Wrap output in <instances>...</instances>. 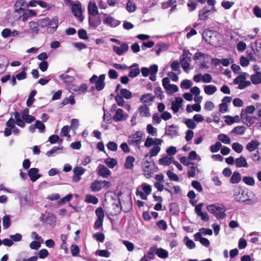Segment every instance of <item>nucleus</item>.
Segmentation results:
<instances>
[{
    "instance_id": "nucleus-25",
    "label": "nucleus",
    "mask_w": 261,
    "mask_h": 261,
    "mask_svg": "<svg viewBox=\"0 0 261 261\" xmlns=\"http://www.w3.org/2000/svg\"><path fill=\"white\" fill-rule=\"evenodd\" d=\"M241 180V174L237 171L233 173L230 178V182L232 184H238Z\"/></svg>"
},
{
    "instance_id": "nucleus-47",
    "label": "nucleus",
    "mask_w": 261,
    "mask_h": 261,
    "mask_svg": "<svg viewBox=\"0 0 261 261\" xmlns=\"http://www.w3.org/2000/svg\"><path fill=\"white\" fill-rule=\"evenodd\" d=\"M36 128L39 129V131L41 133L45 132V126L44 124L40 120H37L35 123Z\"/></svg>"
},
{
    "instance_id": "nucleus-41",
    "label": "nucleus",
    "mask_w": 261,
    "mask_h": 261,
    "mask_svg": "<svg viewBox=\"0 0 261 261\" xmlns=\"http://www.w3.org/2000/svg\"><path fill=\"white\" fill-rule=\"evenodd\" d=\"M11 220L10 215H5L3 218V225L4 229L8 228L11 225Z\"/></svg>"
},
{
    "instance_id": "nucleus-28",
    "label": "nucleus",
    "mask_w": 261,
    "mask_h": 261,
    "mask_svg": "<svg viewBox=\"0 0 261 261\" xmlns=\"http://www.w3.org/2000/svg\"><path fill=\"white\" fill-rule=\"evenodd\" d=\"M90 188L92 192L99 191L102 188L101 181L97 180H95L91 184Z\"/></svg>"
},
{
    "instance_id": "nucleus-23",
    "label": "nucleus",
    "mask_w": 261,
    "mask_h": 261,
    "mask_svg": "<svg viewBox=\"0 0 261 261\" xmlns=\"http://www.w3.org/2000/svg\"><path fill=\"white\" fill-rule=\"evenodd\" d=\"M168 48V45L165 43H159L155 45L153 49L155 50L156 55L159 56L161 52L167 50Z\"/></svg>"
},
{
    "instance_id": "nucleus-59",
    "label": "nucleus",
    "mask_w": 261,
    "mask_h": 261,
    "mask_svg": "<svg viewBox=\"0 0 261 261\" xmlns=\"http://www.w3.org/2000/svg\"><path fill=\"white\" fill-rule=\"evenodd\" d=\"M185 124L190 129H194L196 127V125L194 120L188 119L185 122Z\"/></svg>"
},
{
    "instance_id": "nucleus-34",
    "label": "nucleus",
    "mask_w": 261,
    "mask_h": 261,
    "mask_svg": "<svg viewBox=\"0 0 261 261\" xmlns=\"http://www.w3.org/2000/svg\"><path fill=\"white\" fill-rule=\"evenodd\" d=\"M169 211L173 215H177L179 213V207L177 203L172 202L169 205Z\"/></svg>"
},
{
    "instance_id": "nucleus-5",
    "label": "nucleus",
    "mask_w": 261,
    "mask_h": 261,
    "mask_svg": "<svg viewBox=\"0 0 261 261\" xmlns=\"http://www.w3.org/2000/svg\"><path fill=\"white\" fill-rule=\"evenodd\" d=\"M59 19L57 16L53 17L51 19L49 18L48 27L46 29V32L48 33H54L57 30L58 26Z\"/></svg>"
},
{
    "instance_id": "nucleus-17",
    "label": "nucleus",
    "mask_w": 261,
    "mask_h": 261,
    "mask_svg": "<svg viewBox=\"0 0 261 261\" xmlns=\"http://www.w3.org/2000/svg\"><path fill=\"white\" fill-rule=\"evenodd\" d=\"M137 112L140 113V116L142 117H149L150 116V110L147 105H145L140 106L138 108Z\"/></svg>"
},
{
    "instance_id": "nucleus-38",
    "label": "nucleus",
    "mask_w": 261,
    "mask_h": 261,
    "mask_svg": "<svg viewBox=\"0 0 261 261\" xmlns=\"http://www.w3.org/2000/svg\"><path fill=\"white\" fill-rule=\"evenodd\" d=\"M37 94V91L36 90H32L29 95V98L27 100V106L28 107H30L32 106V103L35 100V98L34 97Z\"/></svg>"
},
{
    "instance_id": "nucleus-36",
    "label": "nucleus",
    "mask_w": 261,
    "mask_h": 261,
    "mask_svg": "<svg viewBox=\"0 0 261 261\" xmlns=\"http://www.w3.org/2000/svg\"><path fill=\"white\" fill-rule=\"evenodd\" d=\"M156 254L161 258H166L168 257V252L162 248L156 249Z\"/></svg>"
},
{
    "instance_id": "nucleus-2",
    "label": "nucleus",
    "mask_w": 261,
    "mask_h": 261,
    "mask_svg": "<svg viewBox=\"0 0 261 261\" xmlns=\"http://www.w3.org/2000/svg\"><path fill=\"white\" fill-rule=\"evenodd\" d=\"M226 208L222 204H213V215L218 219H223L226 217Z\"/></svg>"
},
{
    "instance_id": "nucleus-50",
    "label": "nucleus",
    "mask_w": 261,
    "mask_h": 261,
    "mask_svg": "<svg viewBox=\"0 0 261 261\" xmlns=\"http://www.w3.org/2000/svg\"><path fill=\"white\" fill-rule=\"evenodd\" d=\"M63 148V146H54L50 150L48 151L46 153V154L47 156H50L51 155H53L55 153H57L58 150H62Z\"/></svg>"
},
{
    "instance_id": "nucleus-27",
    "label": "nucleus",
    "mask_w": 261,
    "mask_h": 261,
    "mask_svg": "<svg viewBox=\"0 0 261 261\" xmlns=\"http://www.w3.org/2000/svg\"><path fill=\"white\" fill-rule=\"evenodd\" d=\"M250 80L253 84L261 83V72H256L255 74L251 75Z\"/></svg>"
},
{
    "instance_id": "nucleus-62",
    "label": "nucleus",
    "mask_w": 261,
    "mask_h": 261,
    "mask_svg": "<svg viewBox=\"0 0 261 261\" xmlns=\"http://www.w3.org/2000/svg\"><path fill=\"white\" fill-rule=\"evenodd\" d=\"M78 35L80 39L84 40H88V37L87 36V32L84 29H80L78 31Z\"/></svg>"
},
{
    "instance_id": "nucleus-58",
    "label": "nucleus",
    "mask_w": 261,
    "mask_h": 261,
    "mask_svg": "<svg viewBox=\"0 0 261 261\" xmlns=\"http://www.w3.org/2000/svg\"><path fill=\"white\" fill-rule=\"evenodd\" d=\"M253 118H253L252 116L246 115L244 117L243 122L248 126H250L254 123Z\"/></svg>"
},
{
    "instance_id": "nucleus-21",
    "label": "nucleus",
    "mask_w": 261,
    "mask_h": 261,
    "mask_svg": "<svg viewBox=\"0 0 261 261\" xmlns=\"http://www.w3.org/2000/svg\"><path fill=\"white\" fill-rule=\"evenodd\" d=\"M230 59L222 58L221 59H213V64L215 66L219 65L220 64H222L224 66H228L230 64Z\"/></svg>"
},
{
    "instance_id": "nucleus-7",
    "label": "nucleus",
    "mask_w": 261,
    "mask_h": 261,
    "mask_svg": "<svg viewBox=\"0 0 261 261\" xmlns=\"http://www.w3.org/2000/svg\"><path fill=\"white\" fill-rule=\"evenodd\" d=\"M142 134L139 132L137 131L135 134L130 135L128 137V143L129 145H134L136 144L138 145L140 144L141 139H142Z\"/></svg>"
},
{
    "instance_id": "nucleus-4",
    "label": "nucleus",
    "mask_w": 261,
    "mask_h": 261,
    "mask_svg": "<svg viewBox=\"0 0 261 261\" xmlns=\"http://www.w3.org/2000/svg\"><path fill=\"white\" fill-rule=\"evenodd\" d=\"M233 192V196L236 200V198L239 197H242V198H245L247 197H251V195L253 194L250 191H248V190H245L240 187L235 189Z\"/></svg>"
},
{
    "instance_id": "nucleus-30",
    "label": "nucleus",
    "mask_w": 261,
    "mask_h": 261,
    "mask_svg": "<svg viewBox=\"0 0 261 261\" xmlns=\"http://www.w3.org/2000/svg\"><path fill=\"white\" fill-rule=\"evenodd\" d=\"M196 171L197 172V173L199 172V170L197 168V164L196 163V165H192L191 167H190L187 173L188 177H194L196 175Z\"/></svg>"
},
{
    "instance_id": "nucleus-15",
    "label": "nucleus",
    "mask_w": 261,
    "mask_h": 261,
    "mask_svg": "<svg viewBox=\"0 0 261 261\" xmlns=\"http://www.w3.org/2000/svg\"><path fill=\"white\" fill-rule=\"evenodd\" d=\"M128 69L130 70L128 73V76L131 78L137 76L140 73V70L138 68V64L137 63H134L129 66Z\"/></svg>"
},
{
    "instance_id": "nucleus-19",
    "label": "nucleus",
    "mask_w": 261,
    "mask_h": 261,
    "mask_svg": "<svg viewBox=\"0 0 261 261\" xmlns=\"http://www.w3.org/2000/svg\"><path fill=\"white\" fill-rule=\"evenodd\" d=\"M88 11L89 15L92 16L97 15L98 14L97 7L95 3H92L90 2L88 7Z\"/></svg>"
},
{
    "instance_id": "nucleus-9",
    "label": "nucleus",
    "mask_w": 261,
    "mask_h": 261,
    "mask_svg": "<svg viewBox=\"0 0 261 261\" xmlns=\"http://www.w3.org/2000/svg\"><path fill=\"white\" fill-rule=\"evenodd\" d=\"M85 169L82 167H76L73 169V181L75 182H79L81 179V176L84 174Z\"/></svg>"
},
{
    "instance_id": "nucleus-18",
    "label": "nucleus",
    "mask_w": 261,
    "mask_h": 261,
    "mask_svg": "<svg viewBox=\"0 0 261 261\" xmlns=\"http://www.w3.org/2000/svg\"><path fill=\"white\" fill-rule=\"evenodd\" d=\"M235 164L238 168L247 167L248 166L246 159L242 156L236 159Z\"/></svg>"
},
{
    "instance_id": "nucleus-63",
    "label": "nucleus",
    "mask_w": 261,
    "mask_h": 261,
    "mask_svg": "<svg viewBox=\"0 0 261 261\" xmlns=\"http://www.w3.org/2000/svg\"><path fill=\"white\" fill-rule=\"evenodd\" d=\"M107 147L110 150L113 151H116L118 148L117 144L115 142L112 141L109 142L107 144Z\"/></svg>"
},
{
    "instance_id": "nucleus-39",
    "label": "nucleus",
    "mask_w": 261,
    "mask_h": 261,
    "mask_svg": "<svg viewBox=\"0 0 261 261\" xmlns=\"http://www.w3.org/2000/svg\"><path fill=\"white\" fill-rule=\"evenodd\" d=\"M85 202L89 203L96 204L98 202V198L92 195H87L85 198Z\"/></svg>"
},
{
    "instance_id": "nucleus-31",
    "label": "nucleus",
    "mask_w": 261,
    "mask_h": 261,
    "mask_svg": "<svg viewBox=\"0 0 261 261\" xmlns=\"http://www.w3.org/2000/svg\"><path fill=\"white\" fill-rule=\"evenodd\" d=\"M154 96L150 93L145 94L141 96L140 100L143 103H147L153 101Z\"/></svg>"
},
{
    "instance_id": "nucleus-12",
    "label": "nucleus",
    "mask_w": 261,
    "mask_h": 261,
    "mask_svg": "<svg viewBox=\"0 0 261 261\" xmlns=\"http://www.w3.org/2000/svg\"><path fill=\"white\" fill-rule=\"evenodd\" d=\"M39 170L37 168H32L29 169L28 174L32 182H35L38 180L41 175L38 173Z\"/></svg>"
},
{
    "instance_id": "nucleus-53",
    "label": "nucleus",
    "mask_w": 261,
    "mask_h": 261,
    "mask_svg": "<svg viewBox=\"0 0 261 261\" xmlns=\"http://www.w3.org/2000/svg\"><path fill=\"white\" fill-rule=\"evenodd\" d=\"M168 177L172 180L178 181L179 180L178 176L171 170H168L166 173Z\"/></svg>"
},
{
    "instance_id": "nucleus-43",
    "label": "nucleus",
    "mask_w": 261,
    "mask_h": 261,
    "mask_svg": "<svg viewBox=\"0 0 261 261\" xmlns=\"http://www.w3.org/2000/svg\"><path fill=\"white\" fill-rule=\"evenodd\" d=\"M149 166V165H145L143 169L144 174L147 178H150L152 176V169Z\"/></svg>"
},
{
    "instance_id": "nucleus-56",
    "label": "nucleus",
    "mask_w": 261,
    "mask_h": 261,
    "mask_svg": "<svg viewBox=\"0 0 261 261\" xmlns=\"http://www.w3.org/2000/svg\"><path fill=\"white\" fill-rule=\"evenodd\" d=\"M192 85V82L189 80H184L180 83V87L182 89H189Z\"/></svg>"
},
{
    "instance_id": "nucleus-6",
    "label": "nucleus",
    "mask_w": 261,
    "mask_h": 261,
    "mask_svg": "<svg viewBox=\"0 0 261 261\" xmlns=\"http://www.w3.org/2000/svg\"><path fill=\"white\" fill-rule=\"evenodd\" d=\"M178 127L174 124L166 126L165 128V135L170 137L171 138H174L178 135Z\"/></svg>"
},
{
    "instance_id": "nucleus-64",
    "label": "nucleus",
    "mask_w": 261,
    "mask_h": 261,
    "mask_svg": "<svg viewBox=\"0 0 261 261\" xmlns=\"http://www.w3.org/2000/svg\"><path fill=\"white\" fill-rule=\"evenodd\" d=\"M156 225L160 229L163 230H166L167 228V223L164 220H161L158 221L156 223Z\"/></svg>"
},
{
    "instance_id": "nucleus-52",
    "label": "nucleus",
    "mask_w": 261,
    "mask_h": 261,
    "mask_svg": "<svg viewBox=\"0 0 261 261\" xmlns=\"http://www.w3.org/2000/svg\"><path fill=\"white\" fill-rule=\"evenodd\" d=\"M184 240L186 241V246L189 249H192L195 247V244L194 241L190 239L187 236L185 237Z\"/></svg>"
},
{
    "instance_id": "nucleus-11",
    "label": "nucleus",
    "mask_w": 261,
    "mask_h": 261,
    "mask_svg": "<svg viewBox=\"0 0 261 261\" xmlns=\"http://www.w3.org/2000/svg\"><path fill=\"white\" fill-rule=\"evenodd\" d=\"M97 174L104 178H107L111 174V171L105 165L100 164L97 167Z\"/></svg>"
},
{
    "instance_id": "nucleus-35",
    "label": "nucleus",
    "mask_w": 261,
    "mask_h": 261,
    "mask_svg": "<svg viewBox=\"0 0 261 261\" xmlns=\"http://www.w3.org/2000/svg\"><path fill=\"white\" fill-rule=\"evenodd\" d=\"M60 79L64 83H71L73 82L75 79L73 76L68 75L65 73L61 74L59 76Z\"/></svg>"
},
{
    "instance_id": "nucleus-45",
    "label": "nucleus",
    "mask_w": 261,
    "mask_h": 261,
    "mask_svg": "<svg viewBox=\"0 0 261 261\" xmlns=\"http://www.w3.org/2000/svg\"><path fill=\"white\" fill-rule=\"evenodd\" d=\"M88 87L86 84L83 83L80 87H76L73 89L75 92H77L82 93H85L87 91Z\"/></svg>"
},
{
    "instance_id": "nucleus-16",
    "label": "nucleus",
    "mask_w": 261,
    "mask_h": 261,
    "mask_svg": "<svg viewBox=\"0 0 261 261\" xmlns=\"http://www.w3.org/2000/svg\"><path fill=\"white\" fill-rule=\"evenodd\" d=\"M184 100L181 97H175V101H172L171 103V109L173 110L174 113H177L178 112L179 109L181 107V103Z\"/></svg>"
},
{
    "instance_id": "nucleus-29",
    "label": "nucleus",
    "mask_w": 261,
    "mask_h": 261,
    "mask_svg": "<svg viewBox=\"0 0 261 261\" xmlns=\"http://www.w3.org/2000/svg\"><path fill=\"white\" fill-rule=\"evenodd\" d=\"M123 110L121 109H118L116 111L115 115L113 116V120L115 122H118L125 119L123 117Z\"/></svg>"
},
{
    "instance_id": "nucleus-61",
    "label": "nucleus",
    "mask_w": 261,
    "mask_h": 261,
    "mask_svg": "<svg viewBox=\"0 0 261 261\" xmlns=\"http://www.w3.org/2000/svg\"><path fill=\"white\" fill-rule=\"evenodd\" d=\"M192 54L188 50H184L183 54L180 56V60H187L188 61H191Z\"/></svg>"
},
{
    "instance_id": "nucleus-13",
    "label": "nucleus",
    "mask_w": 261,
    "mask_h": 261,
    "mask_svg": "<svg viewBox=\"0 0 261 261\" xmlns=\"http://www.w3.org/2000/svg\"><path fill=\"white\" fill-rule=\"evenodd\" d=\"M89 24L90 27L96 29L101 23V18L100 16H89Z\"/></svg>"
},
{
    "instance_id": "nucleus-40",
    "label": "nucleus",
    "mask_w": 261,
    "mask_h": 261,
    "mask_svg": "<svg viewBox=\"0 0 261 261\" xmlns=\"http://www.w3.org/2000/svg\"><path fill=\"white\" fill-rule=\"evenodd\" d=\"M120 94L122 97L126 99H129L132 97V92L126 89H121L120 90Z\"/></svg>"
},
{
    "instance_id": "nucleus-44",
    "label": "nucleus",
    "mask_w": 261,
    "mask_h": 261,
    "mask_svg": "<svg viewBox=\"0 0 261 261\" xmlns=\"http://www.w3.org/2000/svg\"><path fill=\"white\" fill-rule=\"evenodd\" d=\"M173 159L172 157H168V156H165L163 158H161L159 160V163L161 165L167 166L170 164L172 162L171 161V159Z\"/></svg>"
},
{
    "instance_id": "nucleus-57",
    "label": "nucleus",
    "mask_w": 261,
    "mask_h": 261,
    "mask_svg": "<svg viewBox=\"0 0 261 261\" xmlns=\"http://www.w3.org/2000/svg\"><path fill=\"white\" fill-rule=\"evenodd\" d=\"M160 150L161 148L158 146L153 147L149 152L150 157L151 158L156 156L159 153Z\"/></svg>"
},
{
    "instance_id": "nucleus-33",
    "label": "nucleus",
    "mask_w": 261,
    "mask_h": 261,
    "mask_svg": "<svg viewBox=\"0 0 261 261\" xmlns=\"http://www.w3.org/2000/svg\"><path fill=\"white\" fill-rule=\"evenodd\" d=\"M104 162L110 168H113L118 164L116 159L111 158L105 159Z\"/></svg>"
},
{
    "instance_id": "nucleus-42",
    "label": "nucleus",
    "mask_w": 261,
    "mask_h": 261,
    "mask_svg": "<svg viewBox=\"0 0 261 261\" xmlns=\"http://www.w3.org/2000/svg\"><path fill=\"white\" fill-rule=\"evenodd\" d=\"M218 139L222 143L226 144H229L230 143V139L226 135L224 134H219L218 136Z\"/></svg>"
},
{
    "instance_id": "nucleus-48",
    "label": "nucleus",
    "mask_w": 261,
    "mask_h": 261,
    "mask_svg": "<svg viewBox=\"0 0 261 261\" xmlns=\"http://www.w3.org/2000/svg\"><path fill=\"white\" fill-rule=\"evenodd\" d=\"M136 9V7L135 4L132 1L129 0L126 4V10L129 13H132L134 12Z\"/></svg>"
},
{
    "instance_id": "nucleus-51",
    "label": "nucleus",
    "mask_w": 261,
    "mask_h": 261,
    "mask_svg": "<svg viewBox=\"0 0 261 261\" xmlns=\"http://www.w3.org/2000/svg\"><path fill=\"white\" fill-rule=\"evenodd\" d=\"M243 181L246 184L249 186H254L255 181L254 178L251 176H244L243 177Z\"/></svg>"
},
{
    "instance_id": "nucleus-55",
    "label": "nucleus",
    "mask_w": 261,
    "mask_h": 261,
    "mask_svg": "<svg viewBox=\"0 0 261 261\" xmlns=\"http://www.w3.org/2000/svg\"><path fill=\"white\" fill-rule=\"evenodd\" d=\"M232 148L237 153H241L243 151V147L239 143H233L232 144Z\"/></svg>"
},
{
    "instance_id": "nucleus-10",
    "label": "nucleus",
    "mask_w": 261,
    "mask_h": 261,
    "mask_svg": "<svg viewBox=\"0 0 261 261\" xmlns=\"http://www.w3.org/2000/svg\"><path fill=\"white\" fill-rule=\"evenodd\" d=\"M129 47L126 43H122L120 46L113 45L114 51L118 56H121L128 50Z\"/></svg>"
},
{
    "instance_id": "nucleus-14",
    "label": "nucleus",
    "mask_w": 261,
    "mask_h": 261,
    "mask_svg": "<svg viewBox=\"0 0 261 261\" xmlns=\"http://www.w3.org/2000/svg\"><path fill=\"white\" fill-rule=\"evenodd\" d=\"M105 24L109 25L111 27H116L119 25L121 21L115 19L111 16H108L103 21Z\"/></svg>"
},
{
    "instance_id": "nucleus-37",
    "label": "nucleus",
    "mask_w": 261,
    "mask_h": 261,
    "mask_svg": "<svg viewBox=\"0 0 261 261\" xmlns=\"http://www.w3.org/2000/svg\"><path fill=\"white\" fill-rule=\"evenodd\" d=\"M248 75V74L246 72L242 73V74L239 75L235 79H234L233 83L235 85L243 83L244 81L246 79V76Z\"/></svg>"
},
{
    "instance_id": "nucleus-54",
    "label": "nucleus",
    "mask_w": 261,
    "mask_h": 261,
    "mask_svg": "<svg viewBox=\"0 0 261 261\" xmlns=\"http://www.w3.org/2000/svg\"><path fill=\"white\" fill-rule=\"evenodd\" d=\"M48 141H49L51 144H55L58 141H59L60 143L62 141V139H60L58 135H53L49 137Z\"/></svg>"
},
{
    "instance_id": "nucleus-22",
    "label": "nucleus",
    "mask_w": 261,
    "mask_h": 261,
    "mask_svg": "<svg viewBox=\"0 0 261 261\" xmlns=\"http://www.w3.org/2000/svg\"><path fill=\"white\" fill-rule=\"evenodd\" d=\"M236 201L242 202L245 204L253 205L255 203L256 200L251 198V197H247L245 198H242V197L236 198Z\"/></svg>"
},
{
    "instance_id": "nucleus-26",
    "label": "nucleus",
    "mask_w": 261,
    "mask_h": 261,
    "mask_svg": "<svg viewBox=\"0 0 261 261\" xmlns=\"http://www.w3.org/2000/svg\"><path fill=\"white\" fill-rule=\"evenodd\" d=\"M246 129V128L243 125L237 126L233 128L231 130L230 133L231 134H236L238 135H242L245 133Z\"/></svg>"
},
{
    "instance_id": "nucleus-49",
    "label": "nucleus",
    "mask_w": 261,
    "mask_h": 261,
    "mask_svg": "<svg viewBox=\"0 0 261 261\" xmlns=\"http://www.w3.org/2000/svg\"><path fill=\"white\" fill-rule=\"evenodd\" d=\"M27 70V67H23L22 71L21 72L15 75L16 77L17 78V79L18 80H24V79H26V77H27V73L25 72V71Z\"/></svg>"
},
{
    "instance_id": "nucleus-8",
    "label": "nucleus",
    "mask_w": 261,
    "mask_h": 261,
    "mask_svg": "<svg viewBox=\"0 0 261 261\" xmlns=\"http://www.w3.org/2000/svg\"><path fill=\"white\" fill-rule=\"evenodd\" d=\"M72 12L74 15L78 19L80 22H82L84 20V17L82 16V10L81 4H74L71 7Z\"/></svg>"
},
{
    "instance_id": "nucleus-3",
    "label": "nucleus",
    "mask_w": 261,
    "mask_h": 261,
    "mask_svg": "<svg viewBox=\"0 0 261 261\" xmlns=\"http://www.w3.org/2000/svg\"><path fill=\"white\" fill-rule=\"evenodd\" d=\"M207 3L210 6L212 7V0H207ZM212 7L209 9L208 7H205L199 11V19L201 20H205L207 19L208 16L211 14Z\"/></svg>"
},
{
    "instance_id": "nucleus-1",
    "label": "nucleus",
    "mask_w": 261,
    "mask_h": 261,
    "mask_svg": "<svg viewBox=\"0 0 261 261\" xmlns=\"http://www.w3.org/2000/svg\"><path fill=\"white\" fill-rule=\"evenodd\" d=\"M105 74H102L97 77L96 75H93L90 79L89 81L91 84H95V88L97 91L102 90L105 87Z\"/></svg>"
},
{
    "instance_id": "nucleus-32",
    "label": "nucleus",
    "mask_w": 261,
    "mask_h": 261,
    "mask_svg": "<svg viewBox=\"0 0 261 261\" xmlns=\"http://www.w3.org/2000/svg\"><path fill=\"white\" fill-rule=\"evenodd\" d=\"M212 32L209 30H205L202 34V37L204 41L209 44H211V37Z\"/></svg>"
},
{
    "instance_id": "nucleus-60",
    "label": "nucleus",
    "mask_w": 261,
    "mask_h": 261,
    "mask_svg": "<svg viewBox=\"0 0 261 261\" xmlns=\"http://www.w3.org/2000/svg\"><path fill=\"white\" fill-rule=\"evenodd\" d=\"M95 214L97 219H104L105 213L103 208L101 207H98L95 211Z\"/></svg>"
},
{
    "instance_id": "nucleus-20",
    "label": "nucleus",
    "mask_w": 261,
    "mask_h": 261,
    "mask_svg": "<svg viewBox=\"0 0 261 261\" xmlns=\"http://www.w3.org/2000/svg\"><path fill=\"white\" fill-rule=\"evenodd\" d=\"M135 161V159L134 156L129 155L126 157L124 167L127 169H132L134 167V163Z\"/></svg>"
},
{
    "instance_id": "nucleus-24",
    "label": "nucleus",
    "mask_w": 261,
    "mask_h": 261,
    "mask_svg": "<svg viewBox=\"0 0 261 261\" xmlns=\"http://www.w3.org/2000/svg\"><path fill=\"white\" fill-rule=\"evenodd\" d=\"M259 145V143L257 140H252L246 145V149L249 151H252L255 150Z\"/></svg>"
},
{
    "instance_id": "nucleus-46",
    "label": "nucleus",
    "mask_w": 261,
    "mask_h": 261,
    "mask_svg": "<svg viewBox=\"0 0 261 261\" xmlns=\"http://www.w3.org/2000/svg\"><path fill=\"white\" fill-rule=\"evenodd\" d=\"M147 132L152 136H157V129L153 127L151 124H149L146 127Z\"/></svg>"
}]
</instances>
